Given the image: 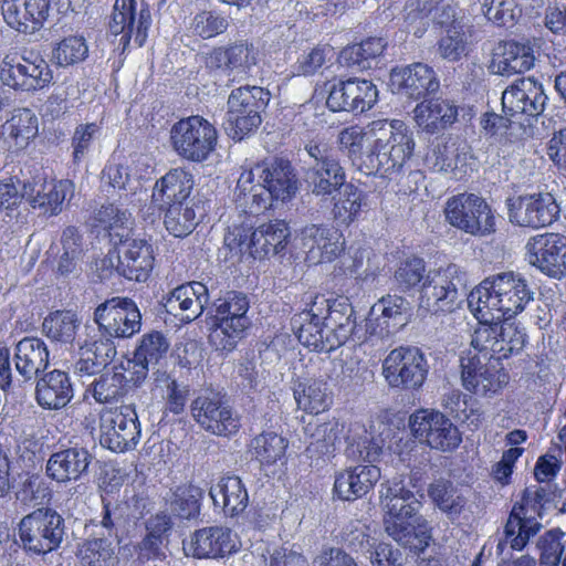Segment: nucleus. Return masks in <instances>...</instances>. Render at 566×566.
<instances>
[{"label":"nucleus","mask_w":566,"mask_h":566,"mask_svg":"<svg viewBox=\"0 0 566 566\" xmlns=\"http://www.w3.org/2000/svg\"><path fill=\"white\" fill-rule=\"evenodd\" d=\"M553 496L549 485H533L523 491L521 502L514 504L504 527L505 537L513 549H523L530 538L539 532L542 524L535 515L542 517V510Z\"/></svg>","instance_id":"7"},{"label":"nucleus","mask_w":566,"mask_h":566,"mask_svg":"<svg viewBox=\"0 0 566 566\" xmlns=\"http://www.w3.org/2000/svg\"><path fill=\"white\" fill-rule=\"evenodd\" d=\"M76 556L82 566H113L116 560V546L102 533L84 539L77 547Z\"/></svg>","instance_id":"48"},{"label":"nucleus","mask_w":566,"mask_h":566,"mask_svg":"<svg viewBox=\"0 0 566 566\" xmlns=\"http://www.w3.org/2000/svg\"><path fill=\"white\" fill-rule=\"evenodd\" d=\"M168 349L169 342L166 336L161 332L151 331L140 337L133 357L155 368V366L161 365V360L166 358Z\"/></svg>","instance_id":"56"},{"label":"nucleus","mask_w":566,"mask_h":566,"mask_svg":"<svg viewBox=\"0 0 566 566\" xmlns=\"http://www.w3.org/2000/svg\"><path fill=\"white\" fill-rule=\"evenodd\" d=\"M0 80L22 93H36L51 85L53 71L38 52L23 50L7 54L0 64Z\"/></svg>","instance_id":"6"},{"label":"nucleus","mask_w":566,"mask_h":566,"mask_svg":"<svg viewBox=\"0 0 566 566\" xmlns=\"http://www.w3.org/2000/svg\"><path fill=\"white\" fill-rule=\"evenodd\" d=\"M3 129L13 139L15 147L24 148L38 135L39 120L31 109L19 108L3 125Z\"/></svg>","instance_id":"51"},{"label":"nucleus","mask_w":566,"mask_h":566,"mask_svg":"<svg viewBox=\"0 0 566 566\" xmlns=\"http://www.w3.org/2000/svg\"><path fill=\"white\" fill-rule=\"evenodd\" d=\"M461 378L464 388L476 395L494 394L509 381L499 359L488 355L461 357Z\"/></svg>","instance_id":"24"},{"label":"nucleus","mask_w":566,"mask_h":566,"mask_svg":"<svg viewBox=\"0 0 566 566\" xmlns=\"http://www.w3.org/2000/svg\"><path fill=\"white\" fill-rule=\"evenodd\" d=\"M50 8V0H2L1 3L6 23L24 34H32L43 27Z\"/></svg>","instance_id":"28"},{"label":"nucleus","mask_w":566,"mask_h":566,"mask_svg":"<svg viewBox=\"0 0 566 566\" xmlns=\"http://www.w3.org/2000/svg\"><path fill=\"white\" fill-rule=\"evenodd\" d=\"M384 528L388 536L416 554L422 553L432 538L427 518L419 513L421 502L402 480L381 484Z\"/></svg>","instance_id":"1"},{"label":"nucleus","mask_w":566,"mask_h":566,"mask_svg":"<svg viewBox=\"0 0 566 566\" xmlns=\"http://www.w3.org/2000/svg\"><path fill=\"white\" fill-rule=\"evenodd\" d=\"M314 314L312 304L310 310L303 311L292 318V328L297 339L315 352L329 353L336 349L329 342L331 334L328 328L323 325V318H318Z\"/></svg>","instance_id":"43"},{"label":"nucleus","mask_w":566,"mask_h":566,"mask_svg":"<svg viewBox=\"0 0 566 566\" xmlns=\"http://www.w3.org/2000/svg\"><path fill=\"white\" fill-rule=\"evenodd\" d=\"M467 294V273L457 264L429 270L420 287V306L438 313H451Z\"/></svg>","instance_id":"4"},{"label":"nucleus","mask_w":566,"mask_h":566,"mask_svg":"<svg viewBox=\"0 0 566 566\" xmlns=\"http://www.w3.org/2000/svg\"><path fill=\"white\" fill-rule=\"evenodd\" d=\"M217 130L207 119L190 116L177 122L170 130L176 153L188 160L201 163L214 150Z\"/></svg>","instance_id":"13"},{"label":"nucleus","mask_w":566,"mask_h":566,"mask_svg":"<svg viewBox=\"0 0 566 566\" xmlns=\"http://www.w3.org/2000/svg\"><path fill=\"white\" fill-rule=\"evenodd\" d=\"M35 453L23 447L20 450L22 467L19 468L11 482L15 500L29 503L45 499L50 492L45 480L39 473L33 472Z\"/></svg>","instance_id":"35"},{"label":"nucleus","mask_w":566,"mask_h":566,"mask_svg":"<svg viewBox=\"0 0 566 566\" xmlns=\"http://www.w3.org/2000/svg\"><path fill=\"white\" fill-rule=\"evenodd\" d=\"M94 322L98 333L115 338H129L140 331L142 314L133 300L116 296L95 308Z\"/></svg>","instance_id":"20"},{"label":"nucleus","mask_w":566,"mask_h":566,"mask_svg":"<svg viewBox=\"0 0 566 566\" xmlns=\"http://www.w3.org/2000/svg\"><path fill=\"white\" fill-rule=\"evenodd\" d=\"M102 182L112 187L119 192V197L124 201H129L130 197L136 195L142 188L137 179L132 178L128 166L116 161L109 160L102 170Z\"/></svg>","instance_id":"55"},{"label":"nucleus","mask_w":566,"mask_h":566,"mask_svg":"<svg viewBox=\"0 0 566 566\" xmlns=\"http://www.w3.org/2000/svg\"><path fill=\"white\" fill-rule=\"evenodd\" d=\"M496 329V349H499L495 352L496 359L507 358L510 355L523 349L526 342L524 328L504 318L503 323H497Z\"/></svg>","instance_id":"58"},{"label":"nucleus","mask_w":566,"mask_h":566,"mask_svg":"<svg viewBox=\"0 0 566 566\" xmlns=\"http://www.w3.org/2000/svg\"><path fill=\"white\" fill-rule=\"evenodd\" d=\"M190 412L198 426L211 434L230 437L240 429L239 415L221 392H200L191 401Z\"/></svg>","instance_id":"12"},{"label":"nucleus","mask_w":566,"mask_h":566,"mask_svg":"<svg viewBox=\"0 0 566 566\" xmlns=\"http://www.w3.org/2000/svg\"><path fill=\"white\" fill-rule=\"evenodd\" d=\"M417 125L429 134H436L450 127L458 118V106L442 98L423 101L413 109Z\"/></svg>","instance_id":"40"},{"label":"nucleus","mask_w":566,"mask_h":566,"mask_svg":"<svg viewBox=\"0 0 566 566\" xmlns=\"http://www.w3.org/2000/svg\"><path fill=\"white\" fill-rule=\"evenodd\" d=\"M231 531L222 526L197 530L190 542L192 555L197 558H218L234 551Z\"/></svg>","instance_id":"41"},{"label":"nucleus","mask_w":566,"mask_h":566,"mask_svg":"<svg viewBox=\"0 0 566 566\" xmlns=\"http://www.w3.org/2000/svg\"><path fill=\"white\" fill-rule=\"evenodd\" d=\"M103 260L104 266L114 268L116 272L130 281L145 282L154 268V249L145 239L132 237L114 245Z\"/></svg>","instance_id":"18"},{"label":"nucleus","mask_w":566,"mask_h":566,"mask_svg":"<svg viewBox=\"0 0 566 566\" xmlns=\"http://www.w3.org/2000/svg\"><path fill=\"white\" fill-rule=\"evenodd\" d=\"M339 191L338 199L333 206V216L340 226H349L359 216L364 206L363 190L352 184H345Z\"/></svg>","instance_id":"54"},{"label":"nucleus","mask_w":566,"mask_h":566,"mask_svg":"<svg viewBox=\"0 0 566 566\" xmlns=\"http://www.w3.org/2000/svg\"><path fill=\"white\" fill-rule=\"evenodd\" d=\"M208 289L201 282H190L176 287L166 298V312L181 322L190 323L198 318L208 304Z\"/></svg>","instance_id":"32"},{"label":"nucleus","mask_w":566,"mask_h":566,"mask_svg":"<svg viewBox=\"0 0 566 566\" xmlns=\"http://www.w3.org/2000/svg\"><path fill=\"white\" fill-rule=\"evenodd\" d=\"M294 398L297 407L308 413H321L332 405V396L327 392V385L321 380L310 384H298L294 388Z\"/></svg>","instance_id":"52"},{"label":"nucleus","mask_w":566,"mask_h":566,"mask_svg":"<svg viewBox=\"0 0 566 566\" xmlns=\"http://www.w3.org/2000/svg\"><path fill=\"white\" fill-rule=\"evenodd\" d=\"M534 61V50L530 42L503 41L495 49L490 70L494 74L510 76L531 70Z\"/></svg>","instance_id":"34"},{"label":"nucleus","mask_w":566,"mask_h":566,"mask_svg":"<svg viewBox=\"0 0 566 566\" xmlns=\"http://www.w3.org/2000/svg\"><path fill=\"white\" fill-rule=\"evenodd\" d=\"M206 67L226 75H247L256 65L252 44L238 41L228 46H217L205 56Z\"/></svg>","instance_id":"29"},{"label":"nucleus","mask_w":566,"mask_h":566,"mask_svg":"<svg viewBox=\"0 0 566 566\" xmlns=\"http://www.w3.org/2000/svg\"><path fill=\"white\" fill-rule=\"evenodd\" d=\"M290 237L291 230L284 220H273L263 223L251 232L250 254L255 259L280 254L285 250Z\"/></svg>","instance_id":"38"},{"label":"nucleus","mask_w":566,"mask_h":566,"mask_svg":"<svg viewBox=\"0 0 566 566\" xmlns=\"http://www.w3.org/2000/svg\"><path fill=\"white\" fill-rule=\"evenodd\" d=\"M385 48L386 43L381 38H368L360 43L343 49L339 54V62L357 71L367 70L381 55Z\"/></svg>","instance_id":"49"},{"label":"nucleus","mask_w":566,"mask_h":566,"mask_svg":"<svg viewBox=\"0 0 566 566\" xmlns=\"http://www.w3.org/2000/svg\"><path fill=\"white\" fill-rule=\"evenodd\" d=\"M380 470L376 465H358L340 472L334 483L335 494L344 501H355L366 495L379 481Z\"/></svg>","instance_id":"39"},{"label":"nucleus","mask_w":566,"mask_h":566,"mask_svg":"<svg viewBox=\"0 0 566 566\" xmlns=\"http://www.w3.org/2000/svg\"><path fill=\"white\" fill-rule=\"evenodd\" d=\"M140 422L133 403L102 413L99 443L114 452L133 450L140 440Z\"/></svg>","instance_id":"16"},{"label":"nucleus","mask_w":566,"mask_h":566,"mask_svg":"<svg viewBox=\"0 0 566 566\" xmlns=\"http://www.w3.org/2000/svg\"><path fill=\"white\" fill-rule=\"evenodd\" d=\"M302 245L306 260L314 264L332 262L344 250L338 230L323 224L306 226L302 230Z\"/></svg>","instance_id":"31"},{"label":"nucleus","mask_w":566,"mask_h":566,"mask_svg":"<svg viewBox=\"0 0 566 566\" xmlns=\"http://www.w3.org/2000/svg\"><path fill=\"white\" fill-rule=\"evenodd\" d=\"M370 148L353 158V165L366 176L392 178L402 171L415 149L412 133L398 119H378L368 126Z\"/></svg>","instance_id":"2"},{"label":"nucleus","mask_w":566,"mask_h":566,"mask_svg":"<svg viewBox=\"0 0 566 566\" xmlns=\"http://www.w3.org/2000/svg\"><path fill=\"white\" fill-rule=\"evenodd\" d=\"M287 448V441L273 431H265L251 441L253 455L261 464L271 465L281 460Z\"/></svg>","instance_id":"57"},{"label":"nucleus","mask_w":566,"mask_h":566,"mask_svg":"<svg viewBox=\"0 0 566 566\" xmlns=\"http://www.w3.org/2000/svg\"><path fill=\"white\" fill-rule=\"evenodd\" d=\"M198 210L201 209L197 203L167 207L164 220L167 231L176 238L189 235L198 224Z\"/></svg>","instance_id":"53"},{"label":"nucleus","mask_w":566,"mask_h":566,"mask_svg":"<svg viewBox=\"0 0 566 566\" xmlns=\"http://www.w3.org/2000/svg\"><path fill=\"white\" fill-rule=\"evenodd\" d=\"M254 176L270 191L275 201L292 200L300 190L297 171L289 159L273 157L265 159L249 171L243 172L238 181L239 187L250 184Z\"/></svg>","instance_id":"15"},{"label":"nucleus","mask_w":566,"mask_h":566,"mask_svg":"<svg viewBox=\"0 0 566 566\" xmlns=\"http://www.w3.org/2000/svg\"><path fill=\"white\" fill-rule=\"evenodd\" d=\"M438 53L443 60L457 62L467 54V40L461 25H453L446 30L438 42Z\"/></svg>","instance_id":"62"},{"label":"nucleus","mask_w":566,"mask_h":566,"mask_svg":"<svg viewBox=\"0 0 566 566\" xmlns=\"http://www.w3.org/2000/svg\"><path fill=\"white\" fill-rule=\"evenodd\" d=\"M21 197L33 209H40L44 214L57 216L63 210V203L74 193V185L69 179H49L42 169L25 176L21 181Z\"/></svg>","instance_id":"17"},{"label":"nucleus","mask_w":566,"mask_h":566,"mask_svg":"<svg viewBox=\"0 0 566 566\" xmlns=\"http://www.w3.org/2000/svg\"><path fill=\"white\" fill-rule=\"evenodd\" d=\"M151 25V13L148 4L136 0H115L109 30L113 34H122L120 42L126 46L132 36L138 48L143 46Z\"/></svg>","instance_id":"23"},{"label":"nucleus","mask_w":566,"mask_h":566,"mask_svg":"<svg viewBox=\"0 0 566 566\" xmlns=\"http://www.w3.org/2000/svg\"><path fill=\"white\" fill-rule=\"evenodd\" d=\"M447 221L454 228L475 237L495 232V217L484 198L474 193H459L448 199Z\"/></svg>","instance_id":"11"},{"label":"nucleus","mask_w":566,"mask_h":566,"mask_svg":"<svg viewBox=\"0 0 566 566\" xmlns=\"http://www.w3.org/2000/svg\"><path fill=\"white\" fill-rule=\"evenodd\" d=\"M427 274L424 260L421 258H410L400 262L394 277L401 291H408L419 284L423 285Z\"/></svg>","instance_id":"60"},{"label":"nucleus","mask_w":566,"mask_h":566,"mask_svg":"<svg viewBox=\"0 0 566 566\" xmlns=\"http://www.w3.org/2000/svg\"><path fill=\"white\" fill-rule=\"evenodd\" d=\"M428 373V361L418 347L395 348L382 361V375L391 388L419 389L424 384Z\"/></svg>","instance_id":"14"},{"label":"nucleus","mask_w":566,"mask_h":566,"mask_svg":"<svg viewBox=\"0 0 566 566\" xmlns=\"http://www.w3.org/2000/svg\"><path fill=\"white\" fill-rule=\"evenodd\" d=\"M203 496L201 488L191 483L178 485L167 499L170 512L180 517L190 520L199 515L200 501Z\"/></svg>","instance_id":"50"},{"label":"nucleus","mask_w":566,"mask_h":566,"mask_svg":"<svg viewBox=\"0 0 566 566\" xmlns=\"http://www.w3.org/2000/svg\"><path fill=\"white\" fill-rule=\"evenodd\" d=\"M88 48L84 38L72 35L63 39L53 51V57L60 66H67L83 61Z\"/></svg>","instance_id":"63"},{"label":"nucleus","mask_w":566,"mask_h":566,"mask_svg":"<svg viewBox=\"0 0 566 566\" xmlns=\"http://www.w3.org/2000/svg\"><path fill=\"white\" fill-rule=\"evenodd\" d=\"M535 292L527 280L513 271L486 277L468 295V305L474 315L496 312V319H510L522 313L534 301Z\"/></svg>","instance_id":"3"},{"label":"nucleus","mask_w":566,"mask_h":566,"mask_svg":"<svg viewBox=\"0 0 566 566\" xmlns=\"http://www.w3.org/2000/svg\"><path fill=\"white\" fill-rule=\"evenodd\" d=\"M381 440L376 439L371 433L363 430L357 440L349 443L347 454L354 460L376 462L382 453Z\"/></svg>","instance_id":"64"},{"label":"nucleus","mask_w":566,"mask_h":566,"mask_svg":"<svg viewBox=\"0 0 566 566\" xmlns=\"http://www.w3.org/2000/svg\"><path fill=\"white\" fill-rule=\"evenodd\" d=\"M313 312L318 318H323V325L331 334L329 342L335 348L344 345L355 333V311L347 297L327 298L317 295L313 301Z\"/></svg>","instance_id":"25"},{"label":"nucleus","mask_w":566,"mask_h":566,"mask_svg":"<svg viewBox=\"0 0 566 566\" xmlns=\"http://www.w3.org/2000/svg\"><path fill=\"white\" fill-rule=\"evenodd\" d=\"M507 216L512 224L539 229L557 220L560 209L549 192L521 195L506 199Z\"/></svg>","instance_id":"19"},{"label":"nucleus","mask_w":566,"mask_h":566,"mask_svg":"<svg viewBox=\"0 0 566 566\" xmlns=\"http://www.w3.org/2000/svg\"><path fill=\"white\" fill-rule=\"evenodd\" d=\"M409 427L420 442L443 452L453 451L462 441L457 426L439 411L419 410L415 412L410 416Z\"/></svg>","instance_id":"21"},{"label":"nucleus","mask_w":566,"mask_h":566,"mask_svg":"<svg viewBox=\"0 0 566 566\" xmlns=\"http://www.w3.org/2000/svg\"><path fill=\"white\" fill-rule=\"evenodd\" d=\"M468 145L458 140L437 144L426 156L427 165L434 171L449 172L467 164Z\"/></svg>","instance_id":"46"},{"label":"nucleus","mask_w":566,"mask_h":566,"mask_svg":"<svg viewBox=\"0 0 566 566\" xmlns=\"http://www.w3.org/2000/svg\"><path fill=\"white\" fill-rule=\"evenodd\" d=\"M250 303L241 292H228L224 298L218 300L213 318L214 331L210 335L217 349L231 352L251 325L247 313Z\"/></svg>","instance_id":"10"},{"label":"nucleus","mask_w":566,"mask_h":566,"mask_svg":"<svg viewBox=\"0 0 566 566\" xmlns=\"http://www.w3.org/2000/svg\"><path fill=\"white\" fill-rule=\"evenodd\" d=\"M474 316L480 321V324L472 335L471 345L478 350L476 355L495 357L497 323H489V321L495 319L496 316L493 313L486 314V318H483L481 314Z\"/></svg>","instance_id":"59"},{"label":"nucleus","mask_w":566,"mask_h":566,"mask_svg":"<svg viewBox=\"0 0 566 566\" xmlns=\"http://www.w3.org/2000/svg\"><path fill=\"white\" fill-rule=\"evenodd\" d=\"M390 78L401 94L412 99L423 98L440 87L436 72L423 63L394 69Z\"/></svg>","instance_id":"33"},{"label":"nucleus","mask_w":566,"mask_h":566,"mask_svg":"<svg viewBox=\"0 0 566 566\" xmlns=\"http://www.w3.org/2000/svg\"><path fill=\"white\" fill-rule=\"evenodd\" d=\"M301 163L304 182L317 197H328L346 184L345 169L326 145L306 144Z\"/></svg>","instance_id":"8"},{"label":"nucleus","mask_w":566,"mask_h":566,"mask_svg":"<svg viewBox=\"0 0 566 566\" xmlns=\"http://www.w3.org/2000/svg\"><path fill=\"white\" fill-rule=\"evenodd\" d=\"M14 363L17 371L24 380L36 378L49 365L46 344L38 337L22 338L15 345Z\"/></svg>","instance_id":"42"},{"label":"nucleus","mask_w":566,"mask_h":566,"mask_svg":"<svg viewBox=\"0 0 566 566\" xmlns=\"http://www.w3.org/2000/svg\"><path fill=\"white\" fill-rule=\"evenodd\" d=\"M565 533L553 528L544 533L537 542L541 552V566H558L565 549Z\"/></svg>","instance_id":"61"},{"label":"nucleus","mask_w":566,"mask_h":566,"mask_svg":"<svg viewBox=\"0 0 566 566\" xmlns=\"http://www.w3.org/2000/svg\"><path fill=\"white\" fill-rule=\"evenodd\" d=\"M270 101L269 91L260 86H242L228 97V111L223 122L227 135L233 140H242L255 132L262 123L261 114Z\"/></svg>","instance_id":"5"},{"label":"nucleus","mask_w":566,"mask_h":566,"mask_svg":"<svg viewBox=\"0 0 566 566\" xmlns=\"http://www.w3.org/2000/svg\"><path fill=\"white\" fill-rule=\"evenodd\" d=\"M93 461L92 453L84 447H70L52 453L46 461V475L57 483L78 481L86 475Z\"/></svg>","instance_id":"30"},{"label":"nucleus","mask_w":566,"mask_h":566,"mask_svg":"<svg viewBox=\"0 0 566 566\" xmlns=\"http://www.w3.org/2000/svg\"><path fill=\"white\" fill-rule=\"evenodd\" d=\"M525 249L531 265L553 279L566 276L565 235L553 232L536 234L528 239Z\"/></svg>","instance_id":"22"},{"label":"nucleus","mask_w":566,"mask_h":566,"mask_svg":"<svg viewBox=\"0 0 566 566\" xmlns=\"http://www.w3.org/2000/svg\"><path fill=\"white\" fill-rule=\"evenodd\" d=\"M18 531L22 547L35 555L57 551L66 535L64 517L50 507L38 509L25 515Z\"/></svg>","instance_id":"9"},{"label":"nucleus","mask_w":566,"mask_h":566,"mask_svg":"<svg viewBox=\"0 0 566 566\" xmlns=\"http://www.w3.org/2000/svg\"><path fill=\"white\" fill-rule=\"evenodd\" d=\"M428 496L433 505L453 520L462 513L467 505V499L452 481L439 478L428 486Z\"/></svg>","instance_id":"45"},{"label":"nucleus","mask_w":566,"mask_h":566,"mask_svg":"<svg viewBox=\"0 0 566 566\" xmlns=\"http://www.w3.org/2000/svg\"><path fill=\"white\" fill-rule=\"evenodd\" d=\"M547 96L543 85L533 77H522L502 93V106L506 116H539L545 108Z\"/></svg>","instance_id":"26"},{"label":"nucleus","mask_w":566,"mask_h":566,"mask_svg":"<svg viewBox=\"0 0 566 566\" xmlns=\"http://www.w3.org/2000/svg\"><path fill=\"white\" fill-rule=\"evenodd\" d=\"M378 99V90L367 80L348 78L335 83L326 99L333 112L361 114L370 109Z\"/></svg>","instance_id":"27"},{"label":"nucleus","mask_w":566,"mask_h":566,"mask_svg":"<svg viewBox=\"0 0 566 566\" xmlns=\"http://www.w3.org/2000/svg\"><path fill=\"white\" fill-rule=\"evenodd\" d=\"M209 495L214 505H221L229 516L242 514L249 504V494L242 480L237 475H224L212 485Z\"/></svg>","instance_id":"44"},{"label":"nucleus","mask_w":566,"mask_h":566,"mask_svg":"<svg viewBox=\"0 0 566 566\" xmlns=\"http://www.w3.org/2000/svg\"><path fill=\"white\" fill-rule=\"evenodd\" d=\"M74 396V388L67 373L54 369L45 373L36 381L35 399L48 410H59L69 405Z\"/></svg>","instance_id":"36"},{"label":"nucleus","mask_w":566,"mask_h":566,"mask_svg":"<svg viewBox=\"0 0 566 566\" xmlns=\"http://www.w3.org/2000/svg\"><path fill=\"white\" fill-rule=\"evenodd\" d=\"M81 326V319L72 311H55L43 321L42 329L53 343L72 345Z\"/></svg>","instance_id":"47"},{"label":"nucleus","mask_w":566,"mask_h":566,"mask_svg":"<svg viewBox=\"0 0 566 566\" xmlns=\"http://www.w3.org/2000/svg\"><path fill=\"white\" fill-rule=\"evenodd\" d=\"M193 185V176L190 172L181 168L171 169L156 181L153 201L161 209L175 203H193L192 200H188Z\"/></svg>","instance_id":"37"}]
</instances>
